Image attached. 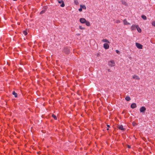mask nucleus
Returning a JSON list of instances; mask_svg holds the SVG:
<instances>
[{
    "label": "nucleus",
    "instance_id": "nucleus-38",
    "mask_svg": "<svg viewBox=\"0 0 155 155\" xmlns=\"http://www.w3.org/2000/svg\"><path fill=\"white\" fill-rule=\"evenodd\" d=\"M99 56V54H97V56Z\"/></svg>",
    "mask_w": 155,
    "mask_h": 155
},
{
    "label": "nucleus",
    "instance_id": "nucleus-19",
    "mask_svg": "<svg viewBox=\"0 0 155 155\" xmlns=\"http://www.w3.org/2000/svg\"><path fill=\"white\" fill-rule=\"evenodd\" d=\"M52 117L54 118L55 120H57V117L56 115L54 114H52Z\"/></svg>",
    "mask_w": 155,
    "mask_h": 155
},
{
    "label": "nucleus",
    "instance_id": "nucleus-26",
    "mask_svg": "<svg viewBox=\"0 0 155 155\" xmlns=\"http://www.w3.org/2000/svg\"><path fill=\"white\" fill-rule=\"evenodd\" d=\"M122 3L123 4H124V5H126V2L125 1H122Z\"/></svg>",
    "mask_w": 155,
    "mask_h": 155
},
{
    "label": "nucleus",
    "instance_id": "nucleus-33",
    "mask_svg": "<svg viewBox=\"0 0 155 155\" xmlns=\"http://www.w3.org/2000/svg\"><path fill=\"white\" fill-rule=\"evenodd\" d=\"M129 58H130V59H131V58H131V57H130Z\"/></svg>",
    "mask_w": 155,
    "mask_h": 155
},
{
    "label": "nucleus",
    "instance_id": "nucleus-12",
    "mask_svg": "<svg viewBox=\"0 0 155 155\" xmlns=\"http://www.w3.org/2000/svg\"><path fill=\"white\" fill-rule=\"evenodd\" d=\"M102 41L103 42L110 43L109 41L107 39H103L102 40Z\"/></svg>",
    "mask_w": 155,
    "mask_h": 155
},
{
    "label": "nucleus",
    "instance_id": "nucleus-20",
    "mask_svg": "<svg viewBox=\"0 0 155 155\" xmlns=\"http://www.w3.org/2000/svg\"><path fill=\"white\" fill-rule=\"evenodd\" d=\"M141 18L145 20H146L147 19V17L146 16L143 15H142Z\"/></svg>",
    "mask_w": 155,
    "mask_h": 155
},
{
    "label": "nucleus",
    "instance_id": "nucleus-6",
    "mask_svg": "<svg viewBox=\"0 0 155 155\" xmlns=\"http://www.w3.org/2000/svg\"><path fill=\"white\" fill-rule=\"evenodd\" d=\"M104 48L105 49H108L109 47V46L107 43H104L103 45Z\"/></svg>",
    "mask_w": 155,
    "mask_h": 155
},
{
    "label": "nucleus",
    "instance_id": "nucleus-23",
    "mask_svg": "<svg viewBox=\"0 0 155 155\" xmlns=\"http://www.w3.org/2000/svg\"><path fill=\"white\" fill-rule=\"evenodd\" d=\"M45 12V10H42L41 12L40 13V14H43Z\"/></svg>",
    "mask_w": 155,
    "mask_h": 155
},
{
    "label": "nucleus",
    "instance_id": "nucleus-1",
    "mask_svg": "<svg viewBox=\"0 0 155 155\" xmlns=\"http://www.w3.org/2000/svg\"><path fill=\"white\" fill-rule=\"evenodd\" d=\"M108 65L109 66L111 67H113L114 66L115 63L114 61L113 60H111L108 62Z\"/></svg>",
    "mask_w": 155,
    "mask_h": 155
},
{
    "label": "nucleus",
    "instance_id": "nucleus-25",
    "mask_svg": "<svg viewBox=\"0 0 155 155\" xmlns=\"http://www.w3.org/2000/svg\"><path fill=\"white\" fill-rule=\"evenodd\" d=\"M152 25L153 26H155V21H153L152 22Z\"/></svg>",
    "mask_w": 155,
    "mask_h": 155
},
{
    "label": "nucleus",
    "instance_id": "nucleus-28",
    "mask_svg": "<svg viewBox=\"0 0 155 155\" xmlns=\"http://www.w3.org/2000/svg\"><path fill=\"white\" fill-rule=\"evenodd\" d=\"M78 10L80 12H81L82 11V8L81 7H80V8Z\"/></svg>",
    "mask_w": 155,
    "mask_h": 155
},
{
    "label": "nucleus",
    "instance_id": "nucleus-21",
    "mask_svg": "<svg viewBox=\"0 0 155 155\" xmlns=\"http://www.w3.org/2000/svg\"><path fill=\"white\" fill-rule=\"evenodd\" d=\"M74 3L75 5H78L79 4L78 2V1L77 0H75L74 1Z\"/></svg>",
    "mask_w": 155,
    "mask_h": 155
},
{
    "label": "nucleus",
    "instance_id": "nucleus-24",
    "mask_svg": "<svg viewBox=\"0 0 155 155\" xmlns=\"http://www.w3.org/2000/svg\"><path fill=\"white\" fill-rule=\"evenodd\" d=\"M79 28L80 29H85L84 28L82 27L81 26H79Z\"/></svg>",
    "mask_w": 155,
    "mask_h": 155
},
{
    "label": "nucleus",
    "instance_id": "nucleus-18",
    "mask_svg": "<svg viewBox=\"0 0 155 155\" xmlns=\"http://www.w3.org/2000/svg\"><path fill=\"white\" fill-rule=\"evenodd\" d=\"M80 7H81L82 9H86V7L84 5H80Z\"/></svg>",
    "mask_w": 155,
    "mask_h": 155
},
{
    "label": "nucleus",
    "instance_id": "nucleus-30",
    "mask_svg": "<svg viewBox=\"0 0 155 155\" xmlns=\"http://www.w3.org/2000/svg\"><path fill=\"white\" fill-rule=\"evenodd\" d=\"M135 125H136V124L135 123H133V126H135Z\"/></svg>",
    "mask_w": 155,
    "mask_h": 155
},
{
    "label": "nucleus",
    "instance_id": "nucleus-32",
    "mask_svg": "<svg viewBox=\"0 0 155 155\" xmlns=\"http://www.w3.org/2000/svg\"><path fill=\"white\" fill-rule=\"evenodd\" d=\"M128 148H130V146L129 145H128Z\"/></svg>",
    "mask_w": 155,
    "mask_h": 155
},
{
    "label": "nucleus",
    "instance_id": "nucleus-39",
    "mask_svg": "<svg viewBox=\"0 0 155 155\" xmlns=\"http://www.w3.org/2000/svg\"><path fill=\"white\" fill-rule=\"evenodd\" d=\"M99 56V54H97V56Z\"/></svg>",
    "mask_w": 155,
    "mask_h": 155
},
{
    "label": "nucleus",
    "instance_id": "nucleus-27",
    "mask_svg": "<svg viewBox=\"0 0 155 155\" xmlns=\"http://www.w3.org/2000/svg\"><path fill=\"white\" fill-rule=\"evenodd\" d=\"M116 52L117 54H120V51L118 50H116Z\"/></svg>",
    "mask_w": 155,
    "mask_h": 155
},
{
    "label": "nucleus",
    "instance_id": "nucleus-17",
    "mask_svg": "<svg viewBox=\"0 0 155 155\" xmlns=\"http://www.w3.org/2000/svg\"><path fill=\"white\" fill-rule=\"evenodd\" d=\"M85 23L86 24L87 26H89L90 25V22L87 21H86V22Z\"/></svg>",
    "mask_w": 155,
    "mask_h": 155
},
{
    "label": "nucleus",
    "instance_id": "nucleus-2",
    "mask_svg": "<svg viewBox=\"0 0 155 155\" xmlns=\"http://www.w3.org/2000/svg\"><path fill=\"white\" fill-rule=\"evenodd\" d=\"M146 108L144 107H141L140 109V111L141 113H144L146 111Z\"/></svg>",
    "mask_w": 155,
    "mask_h": 155
},
{
    "label": "nucleus",
    "instance_id": "nucleus-35",
    "mask_svg": "<svg viewBox=\"0 0 155 155\" xmlns=\"http://www.w3.org/2000/svg\"><path fill=\"white\" fill-rule=\"evenodd\" d=\"M57 1H58H58H61V0H57Z\"/></svg>",
    "mask_w": 155,
    "mask_h": 155
},
{
    "label": "nucleus",
    "instance_id": "nucleus-13",
    "mask_svg": "<svg viewBox=\"0 0 155 155\" xmlns=\"http://www.w3.org/2000/svg\"><path fill=\"white\" fill-rule=\"evenodd\" d=\"M123 22L124 24L125 25H128L129 24V23L127 22V21L126 19L124 20Z\"/></svg>",
    "mask_w": 155,
    "mask_h": 155
},
{
    "label": "nucleus",
    "instance_id": "nucleus-11",
    "mask_svg": "<svg viewBox=\"0 0 155 155\" xmlns=\"http://www.w3.org/2000/svg\"><path fill=\"white\" fill-rule=\"evenodd\" d=\"M137 28V25H133L131 27V29L132 30H135Z\"/></svg>",
    "mask_w": 155,
    "mask_h": 155
},
{
    "label": "nucleus",
    "instance_id": "nucleus-5",
    "mask_svg": "<svg viewBox=\"0 0 155 155\" xmlns=\"http://www.w3.org/2000/svg\"><path fill=\"white\" fill-rule=\"evenodd\" d=\"M86 21L85 19L84 18H81L80 19V21L81 23H85L86 22Z\"/></svg>",
    "mask_w": 155,
    "mask_h": 155
},
{
    "label": "nucleus",
    "instance_id": "nucleus-37",
    "mask_svg": "<svg viewBox=\"0 0 155 155\" xmlns=\"http://www.w3.org/2000/svg\"><path fill=\"white\" fill-rule=\"evenodd\" d=\"M108 71H110V70H109H109H108Z\"/></svg>",
    "mask_w": 155,
    "mask_h": 155
},
{
    "label": "nucleus",
    "instance_id": "nucleus-8",
    "mask_svg": "<svg viewBox=\"0 0 155 155\" xmlns=\"http://www.w3.org/2000/svg\"><path fill=\"white\" fill-rule=\"evenodd\" d=\"M137 107V105L135 103H132L131 105V107L132 108H134Z\"/></svg>",
    "mask_w": 155,
    "mask_h": 155
},
{
    "label": "nucleus",
    "instance_id": "nucleus-10",
    "mask_svg": "<svg viewBox=\"0 0 155 155\" xmlns=\"http://www.w3.org/2000/svg\"><path fill=\"white\" fill-rule=\"evenodd\" d=\"M136 29L140 33L141 32V30L138 25H137Z\"/></svg>",
    "mask_w": 155,
    "mask_h": 155
},
{
    "label": "nucleus",
    "instance_id": "nucleus-14",
    "mask_svg": "<svg viewBox=\"0 0 155 155\" xmlns=\"http://www.w3.org/2000/svg\"><path fill=\"white\" fill-rule=\"evenodd\" d=\"M118 127L119 129L121 130H124L125 129V128L123 127Z\"/></svg>",
    "mask_w": 155,
    "mask_h": 155
},
{
    "label": "nucleus",
    "instance_id": "nucleus-36",
    "mask_svg": "<svg viewBox=\"0 0 155 155\" xmlns=\"http://www.w3.org/2000/svg\"><path fill=\"white\" fill-rule=\"evenodd\" d=\"M107 126H109V125H107Z\"/></svg>",
    "mask_w": 155,
    "mask_h": 155
},
{
    "label": "nucleus",
    "instance_id": "nucleus-31",
    "mask_svg": "<svg viewBox=\"0 0 155 155\" xmlns=\"http://www.w3.org/2000/svg\"><path fill=\"white\" fill-rule=\"evenodd\" d=\"M108 127V128H107V130H109V127Z\"/></svg>",
    "mask_w": 155,
    "mask_h": 155
},
{
    "label": "nucleus",
    "instance_id": "nucleus-29",
    "mask_svg": "<svg viewBox=\"0 0 155 155\" xmlns=\"http://www.w3.org/2000/svg\"><path fill=\"white\" fill-rule=\"evenodd\" d=\"M120 22V21H119V20L117 21V23H119Z\"/></svg>",
    "mask_w": 155,
    "mask_h": 155
},
{
    "label": "nucleus",
    "instance_id": "nucleus-4",
    "mask_svg": "<svg viewBox=\"0 0 155 155\" xmlns=\"http://www.w3.org/2000/svg\"><path fill=\"white\" fill-rule=\"evenodd\" d=\"M136 45L137 46V47L139 49H142V45L138 43H136Z\"/></svg>",
    "mask_w": 155,
    "mask_h": 155
},
{
    "label": "nucleus",
    "instance_id": "nucleus-34",
    "mask_svg": "<svg viewBox=\"0 0 155 155\" xmlns=\"http://www.w3.org/2000/svg\"><path fill=\"white\" fill-rule=\"evenodd\" d=\"M32 127H31V130H32Z\"/></svg>",
    "mask_w": 155,
    "mask_h": 155
},
{
    "label": "nucleus",
    "instance_id": "nucleus-3",
    "mask_svg": "<svg viewBox=\"0 0 155 155\" xmlns=\"http://www.w3.org/2000/svg\"><path fill=\"white\" fill-rule=\"evenodd\" d=\"M64 52L66 54H68L70 52V50L68 48H65L64 49Z\"/></svg>",
    "mask_w": 155,
    "mask_h": 155
},
{
    "label": "nucleus",
    "instance_id": "nucleus-22",
    "mask_svg": "<svg viewBox=\"0 0 155 155\" xmlns=\"http://www.w3.org/2000/svg\"><path fill=\"white\" fill-rule=\"evenodd\" d=\"M23 33L25 35H27V32L26 31H23Z\"/></svg>",
    "mask_w": 155,
    "mask_h": 155
},
{
    "label": "nucleus",
    "instance_id": "nucleus-15",
    "mask_svg": "<svg viewBox=\"0 0 155 155\" xmlns=\"http://www.w3.org/2000/svg\"><path fill=\"white\" fill-rule=\"evenodd\" d=\"M125 99L127 101H129L130 100V98L129 96H127Z\"/></svg>",
    "mask_w": 155,
    "mask_h": 155
},
{
    "label": "nucleus",
    "instance_id": "nucleus-16",
    "mask_svg": "<svg viewBox=\"0 0 155 155\" xmlns=\"http://www.w3.org/2000/svg\"><path fill=\"white\" fill-rule=\"evenodd\" d=\"M12 94L15 96V97H17V94L16 93L15 91H13L12 92Z\"/></svg>",
    "mask_w": 155,
    "mask_h": 155
},
{
    "label": "nucleus",
    "instance_id": "nucleus-9",
    "mask_svg": "<svg viewBox=\"0 0 155 155\" xmlns=\"http://www.w3.org/2000/svg\"><path fill=\"white\" fill-rule=\"evenodd\" d=\"M133 79H136L137 80H139L140 78L137 75H134V76H133Z\"/></svg>",
    "mask_w": 155,
    "mask_h": 155
},
{
    "label": "nucleus",
    "instance_id": "nucleus-7",
    "mask_svg": "<svg viewBox=\"0 0 155 155\" xmlns=\"http://www.w3.org/2000/svg\"><path fill=\"white\" fill-rule=\"evenodd\" d=\"M59 3H62L61 5V7H64V2L62 0H61V1H58V2Z\"/></svg>",
    "mask_w": 155,
    "mask_h": 155
}]
</instances>
